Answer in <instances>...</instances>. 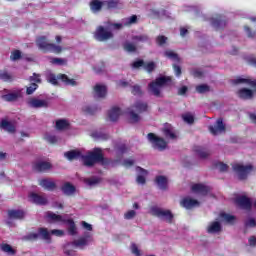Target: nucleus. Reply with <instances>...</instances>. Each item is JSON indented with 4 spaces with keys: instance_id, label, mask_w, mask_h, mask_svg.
Wrapping results in <instances>:
<instances>
[{
    "instance_id": "35",
    "label": "nucleus",
    "mask_w": 256,
    "mask_h": 256,
    "mask_svg": "<svg viewBox=\"0 0 256 256\" xmlns=\"http://www.w3.org/2000/svg\"><path fill=\"white\" fill-rule=\"evenodd\" d=\"M0 80L4 81V83H13L14 78H13V75L8 73L7 70H1L0 71Z\"/></svg>"
},
{
    "instance_id": "42",
    "label": "nucleus",
    "mask_w": 256,
    "mask_h": 256,
    "mask_svg": "<svg viewBox=\"0 0 256 256\" xmlns=\"http://www.w3.org/2000/svg\"><path fill=\"white\" fill-rule=\"evenodd\" d=\"M104 7H106V9H117L119 7V0L104 1Z\"/></svg>"
},
{
    "instance_id": "18",
    "label": "nucleus",
    "mask_w": 256,
    "mask_h": 256,
    "mask_svg": "<svg viewBox=\"0 0 256 256\" xmlns=\"http://www.w3.org/2000/svg\"><path fill=\"white\" fill-rule=\"evenodd\" d=\"M29 199L31 203H34L35 205H47V203H49L47 197L39 195L35 192L30 193Z\"/></svg>"
},
{
    "instance_id": "3",
    "label": "nucleus",
    "mask_w": 256,
    "mask_h": 256,
    "mask_svg": "<svg viewBox=\"0 0 256 256\" xmlns=\"http://www.w3.org/2000/svg\"><path fill=\"white\" fill-rule=\"evenodd\" d=\"M148 109L149 104H147V102H143V100L136 101L130 108H128L131 123H139L141 117L137 113H147Z\"/></svg>"
},
{
    "instance_id": "53",
    "label": "nucleus",
    "mask_w": 256,
    "mask_h": 256,
    "mask_svg": "<svg viewBox=\"0 0 256 256\" xmlns=\"http://www.w3.org/2000/svg\"><path fill=\"white\" fill-rule=\"evenodd\" d=\"M132 95H138V96L143 95V90H141V86L134 85L132 87Z\"/></svg>"
},
{
    "instance_id": "64",
    "label": "nucleus",
    "mask_w": 256,
    "mask_h": 256,
    "mask_svg": "<svg viewBox=\"0 0 256 256\" xmlns=\"http://www.w3.org/2000/svg\"><path fill=\"white\" fill-rule=\"evenodd\" d=\"M248 243H249L250 247H256V237L255 236H251L248 239Z\"/></svg>"
},
{
    "instance_id": "43",
    "label": "nucleus",
    "mask_w": 256,
    "mask_h": 256,
    "mask_svg": "<svg viewBox=\"0 0 256 256\" xmlns=\"http://www.w3.org/2000/svg\"><path fill=\"white\" fill-rule=\"evenodd\" d=\"M211 91V87L207 84H200L196 86V92L200 93V95H203V93H209Z\"/></svg>"
},
{
    "instance_id": "26",
    "label": "nucleus",
    "mask_w": 256,
    "mask_h": 256,
    "mask_svg": "<svg viewBox=\"0 0 256 256\" xmlns=\"http://www.w3.org/2000/svg\"><path fill=\"white\" fill-rule=\"evenodd\" d=\"M34 171H37L38 173H43L44 171H49L51 169V163L49 162H36L33 165Z\"/></svg>"
},
{
    "instance_id": "4",
    "label": "nucleus",
    "mask_w": 256,
    "mask_h": 256,
    "mask_svg": "<svg viewBox=\"0 0 256 256\" xmlns=\"http://www.w3.org/2000/svg\"><path fill=\"white\" fill-rule=\"evenodd\" d=\"M169 83H171V77L160 76L148 84V89L152 93V95H154V97H162L161 88L167 87Z\"/></svg>"
},
{
    "instance_id": "16",
    "label": "nucleus",
    "mask_w": 256,
    "mask_h": 256,
    "mask_svg": "<svg viewBox=\"0 0 256 256\" xmlns=\"http://www.w3.org/2000/svg\"><path fill=\"white\" fill-rule=\"evenodd\" d=\"M21 98H23L22 90H16L14 92H10L1 96V99H3V101H6L7 103H13Z\"/></svg>"
},
{
    "instance_id": "20",
    "label": "nucleus",
    "mask_w": 256,
    "mask_h": 256,
    "mask_svg": "<svg viewBox=\"0 0 256 256\" xmlns=\"http://www.w3.org/2000/svg\"><path fill=\"white\" fill-rule=\"evenodd\" d=\"M180 205L184 207V209H193V207L199 206V201L196 199L185 197L180 201Z\"/></svg>"
},
{
    "instance_id": "13",
    "label": "nucleus",
    "mask_w": 256,
    "mask_h": 256,
    "mask_svg": "<svg viewBox=\"0 0 256 256\" xmlns=\"http://www.w3.org/2000/svg\"><path fill=\"white\" fill-rule=\"evenodd\" d=\"M208 129L212 135H219L227 131V127L225 126V123H223V118H218L216 124L214 126L210 125Z\"/></svg>"
},
{
    "instance_id": "55",
    "label": "nucleus",
    "mask_w": 256,
    "mask_h": 256,
    "mask_svg": "<svg viewBox=\"0 0 256 256\" xmlns=\"http://www.w3.org/2000/svg\"><path fill=\"white\" fill-rule=\"evenodd\" d=\"M85 113H88V115H95L97 113V107L95 106H86L84 108Z\"/></svg>"
},
{
    "instance_id": "56",
    "label": "nucleus",
    "mask_w": 256,
    "mask_h": 256,
    "mask_svg": "<svg viewBox=\"0 0 256 256\" xmlns=\"http://www.w3.org/2000/svg\"><path fill=\"white\" fill-rule=\"evenodd\" d=\"M10 59L12 61H18V59H21V51L19 50H15L12 52Z\"/></svg>"
},
{
    "instance_id": "23",
    "label": "nucleus",
    "mask_w": 256,
    "mask_h": 256,
    "mask_svg": "<svg viewBox=\"0 0 256 256\" xmlns=\"http://www.w3.org/2000/svg\"><path fill=\"white\" fill-rule=\"evenodd\" d=\"M94 93L98 99H105L107 97V86L96 84L94 86Z\"/></svg>"
},
{
    "instance_id": "24",
    "label": "nucleus",
    "mask_w": 256,
    "mask_h": 256,
    "mask_svg": "<svg viewBox=\"0 0 256 256\" xmlns=\"http://www.w3.org/2000/svg\"><path fill=\"white\" fill-rule=\"evenodd\" d=\"M47 219H49L50 223H65L67 219H64L63 216L59 214H55L51 211L46 213Z\"/></svg>"
},
{
    "instance_id": "51",
    "label": "nucleus",
    "mask_w": 256,
    "mask_h": 256,
    "mask_svg": "<svg viewBox=\"0 0 256 256\" xmlns=\"http://www.w3.org/2000/svg\"><path fill=\"white\" fill-rule=\"evenodd\" d=\"M30 83H41V74L33 73L32 76L29 77Z\"/></svg>"
},
{
    "instance_id": "36",
    "label": "nucleus",
    "mask_w": 256,
    "mask_h": 256,
    "mask_svg": "<svg viewBox=\"0 0 256 256\" xmlns=\"http://www.w3.org/2000/svg\"><path fill=\"white\" fill-rule=\"evenodd\" d=\"M64 223L69 225V228H68L69 235H72V236L77 235V226L75 225V221H73V219H66Z\"/></svg>"
},
{
    "instance_id": "29",
    "label": "nucleus",
    "mask_w": 256,
    "mask_h": 256,
    "mask_svg": "<svg viewBox=\"0 0 256 256\" xmlns=\"http://www.w3.org/2000/svg\"><path fill=\"white\" fill-rule=\"evenodd\" d=\"M61 191L64 193V195L71 196L74 195L75 191H77V188H75L71 182H66L61 187Z\"/></svg>"
},
{
    "instance_id": "6",
    "label": "nucleus",
    "mask_w": 256,
    "mask_h": 256,
    "mask_svg": "<svg viewBox=\"0 0 256 256\" xmlns=\"http://www.w3.org/2000/svg\"><path fill=\"white\" fill-rule=\"evenodd\" d=\"M62 81L64 85H70L71 87L77 86V81L75 79L69 78L66 74H58L57 76L55 74H50L48 76V81L51 83V85H59V81Z\"/></svg>"
},
{
    "instance_id": "11",
    "label": "nucleus",
    "mask_w": 256,
    "mask_h": 256,
    "mask_svg": "<svg viewBox=\"0 0 256 256\" xmlns=\"http://www.w3.org/2000/svg\"><path fill=\"white\" fill-rule=\"evenodd\" d=\"M132 67L133 69H140V67H143L144 70L151 74L155 69H157V64L153 61L145 63L144 60L139 59L132 63Z\"/></svg>"
},
{
    "instance_id": "27",
    "label": "nucleus",
    "mask_w": 256,
    "mask_h": 256,
    "mask_svg": "<svg viewBox=\"0 0 256 256\" xmlns=\"http://www.w3.org/2000/svg\"><path fill=\"white\" fill-rule=\"evenodd\" d=\"M237 95L240 99L249 100L253 99V90L249 88H242L238 90Z\"/></svg>"
},
{
    "instance_id": "48",
    "label": "nucleus",
    "mask_w": 256,
    "mask_h": 256,
    "mask_svg": "<svg viewBox=\"0 0 256 256\" xmlns=\"http://www.w3.org/2000/svg\"><path fill=\"white\" fill-rule=\"evenodd\" d=\"M165 56L168 57L169 59H173L174 61H177L179 63V61H181V59L179 58V55L171 50H167L165 52Z\"/></svg>"
},
{
    "instance_id": "15",
    "label": "nucleus",
    "mask_w": 256,
    "mask_h": 256,
    "mask_svg": "<svg viewBox=\"0 0 256 256\" xmlns=\"http://www.w3.org/2000/svg\"><path fill=\"white\" fill-rule=\"evenodd\" d=\"M27 103L32 109H47L49 107L47 100H41L35 97L30 98Z\"/></svg>"
},
{
    "instance_id": "59",
    "label": "nucleus",
    "mask_w": 256,
    "mask_h": 256,
    "mask_svg": "<svg viewBox=\"0 0 256 256\" xmlns=\"http://www.w3.org/2000/svg\"><path fill=\"white\" fill-rule=\"evenodd\" d=\"M234 85H239L241 83H246L247 85L249 84V79L247 78H237L233 80Z\"/></svg>"
},
{
    "instance_id": "54",
    "label": "nucleus",
    "mask_w": 256,
    "mask_h": 256,
    "mask_svg": "<svg viewBox=\"0 0 256 256\" xmlns=\"http://www.w3.org/2000/svg\"><path fill=\"white\" fill-rule=\"evenodd\" d=\"M156 43H157V45L162 47V45H165L167 43V37H165L164 35L158 36L156 38Z\"/></svg>"
},
{
    "instance_id": "38",
    "label": "nucleus",
    "mask_w": 256,
    "mask_h": 256,
    "mask_svg": "<svg viewBox=\"0 0 256 256\" xmlns=\"http://www.w3.org/2000/svg\"><path fill=\"white\" fill-rule=\"evenodd\" d=\"M194 152L197 153V155H198V157H200V159H207V157L209 156V152H207V150H205V148H203L201 146H195Z\"/></svg>"
},
{
    "instance_id": "39",
    "label": "nucleus",
    "mask_w": 256,
    "mask_h": 256,
    "mask_svg": "<svg viewBox=\"0 0 256 256\" xmlns=\"http://www.w3.org/2000/svg\"><path fill=\"white\" fill-rule=\"evenodd\" d=\"M69 127V122L65 119H59L56 121V129L58 131H65Z\"/></svg>"
},
{
    "instance_id": "58",
    "label": "nucleus",
    "mask_w": 256,
    "mask_h": 256,
    "mask_svg": "<svg viewBox=\"0 0 256 256\" xmlns=\"http://www.w3.org/2000/svg\"><path fill=\"white\" fill-rule=\"evenodd\" d=\"M94 71L95 73H97V75H101V73H105V63H102L101 66H95Z\"/></svg>"
},
{
    "instance_id": "32",
    "label": "nucleus",
    "mask_w": 256,
    "mask_h": 256,
    "mask_svg": "<svg viewBox=\"0 0 256 256\" xmlns=\"http://www.w3.org/2000/svg\"><path fill=\"white\" fill-rule=\"evenodd\" d=\"M9 219H25V211L23 210H8Z\"/></svg>"
},
{
    "instance_id": "30",
    "label": "nucleus",
    "mask_w": 256,
    "mask_h": 256,
    "mask_svg": "<svg viewBox=\"0 0 256 256\" xmlns=\"http://www.w3.org/2000/svg\"><path fill=\"white\" fill-rule=\"evenodd\" d=\"M103 7H105V1H101V0H92L90 2V9L91 11H93V13H97L99 11H101V9H103Z\"/></svg>"
},
{
    "instance_id": "52",
    "label": "nucleus",
    "mask_w": 256,
    "mask_h": 256,
    "mask_svg": "<svg viewBox=\"0 0 256 256\" xmlns=\"http://www.w3.org/2000/svg\"><path fill=\"white\" fill-rule=\"evenodd\" d=\"M183 120L188 123V125H193L195 123V117L191 114H186L183 116Z\"/></svg>"
},
{
    "instance_id": "14",
    "label": "nucleus",
    "mask_w": 256,
    "mask_h": 256,
    "mask_svg": "<svg viewBox=\"0 0 256 256\" xmlns=\"http://www.w3.org/2000/svg\"><path fill=\"white\" fill-rule=\"evenodd\" d=\"M211 25L216 31H223L227 27V20L222 15L211 18Z\"/></svg>"
},
{
    "instance_id": "62",
    "label": "nucleus",
    "mask_w": 256,
    "mask_h": 256,
    "mask_svg": "<svg viewBox=\"0 0 256 256\" xmlns=\"http://www.w3.org/2000/svg\"><path fill=\"white\" fill-rule=\"evenodd\" d=\"M244 31L247 33V36L250 37L251 39L255 37V32H253L251 28H249V26H244Z\"/></svg>"
},
{
    "instance_id": "2",
    "label": "nucleus",
    "mask_w": 256,
    "mask_h": 256,
    "mask_svg": "<svg viewBox=\"0 0 256 256\" xmlns=\"http://www.w3.org/2000/svg\"><path fill=\"white\" fill-rule=\"evenodd\" d=\"M36 45L43 53H56V55H59L63 51V47L49 43V40L45 36H39L36 39Z\"/></svg>"
},
{
    "instance_id": "44",
    "label": "nucleus",
    "mask_w": 256,
    "mask_h": 256,
    "mask_svg": "<svg viewBox=\"0 0 256 256\" xmlns=\"http://www.w3.org/2000/svg\"><path fill=\"white\" fill-rule=\"evenodd\" d=\"M123 49L127 51V53H135L137 51V46L135 44L126 42L123 45Z\"/></svg>"
},
{
    "instance_id": "45",
    "label": "nucleus",
    "mask_w": 256,
    "mask_h": 256,
    "mask_svg": "<svg viewBox=\"0 0 256 256\" xmlns=\"http://www.w3.org/2000/svg\"><path fill=\"white\" fill-rule=\"evenodd\" d=\"M214 167L216 169H219V171L221 173H225L226 171L229 170V165H227V164H225L223 162H216V163H214Z\"/></svg>"
},
{
    "instance_id": "34",
    "label": "nucleus",
    "mask_w": 256,
    "mask_h": 256,
    "mask_svg": "<svg viewBox=\"0 0 256 256\" xmlns=\"http://www.w3.org/2000/svg\"><path fill=\"white\" fill-rule=\"evenodd\" d=\"M0 250L2 253H6V255H16L17 250L13 248V246L7 244V243H2L0 244Z\"/></svg>"
},
{
    "instance_id": "25",
    "label": "nucleus",
    "mask_w": 256,
    "mask_h": 256,
    "mask_svg": "<svg viewBox=\"0 0 256 256\" xmlns=\"http://www.w3.org/2000/svg\"><path fill=\"white\" fill-rule=\"evenodd\" d=\"M136 171H138V173H140V175H138L136 178V183H138V185H145L147 183V179L145 178L148 175L147 170L138 166L136 168Z\"/></svg>"
},
{
    "instance_id": "21",
    "label": "nucleus",
    "mask_w": 256,
    "mask_h": 256,
    "mask_svg": "<svg viewBox=\"0 0 256 256\" xmlns=\"http://www.w3.org/2000/svg\"><path fill=\"white\" fill-rule=\"evenodd\" d=\"M193 193H200V195H208L209 191H211V188L209 186H206L204 184H193L191 187Z\"/></svg>"
},
{
    "instance_id": "9",
    "label": "nucleus",
    "mask_w": 256,
    "mask_h": 256,
    "mask_svg": "<svg viewBox=\"0 0 256 256\" xmlns=\"http://www.w3.org/2000/svg\"><path fill=\"white\" fill-rule=\"evenodd\" d=\"M232 169L235 171V173H237L238 179L240 181H245V179H247V175L253 171V165L249 164L244 166L241 164H234Z\"/></svg>"
},
{
    "instance_id": "49",
    "label": "nucleus",
    "mask_w": 256,
    "mask_h": 256,
    "mask_svg": "<svg viewBox=\"0 0 256 256\" xmlns=\"http://www.w3.org/2000/svg\"><path fill=\"white\" fill-rule=\"evenodd\" d=\"M99 183H101V179H99L97 177H92V178L85 179V184L89 185L90 187H93V185H97Z\"/></svg>"
},
{
    "instance_id": "41",
    "label": "nucleus",
    "mask_w": 256,
    "mask_h": 256,
    "mask_svg": "<svg viewBox=\"0 0 256 256\" xmlns=\"http://www.w3.org/2000/svg\"><path fill=\"white\" fill-rule=\"evenodd\" d=\"M220 217L226 223H230V225H233V223H235V216H233L231 214H227L225 212H222V213H220Z\"/></svg>"
},
{
    "instance_id": "33",
    "label": "nucleus",
    "mask_w": 256,
    "mask_h": 256,
    "mask_svg": "<svg viewBox=\"0 0 256 256\" xmlns=\"http://www.w3.org/2000/svg\"><path fill=\"white\" fill-rule=\"evenodd\" d=\"M0 128L4 129V131H7L8 133H15V125L13 123L3 119L0 123Z\"/></svg>"
},
{
    "instance_id": "10",
    "label": "nucleus",
    "mask_w": 256,
    "mask_h": 256,
    "mask_svg": "<svg viewBox=\"0 0 256 256\" xmlns=\"http://www.w3.org/2000/svg\"><path fill=\"white\" fill-rule=\"evenodd\" d=\"M44 239V241H51V234L47 228H39L38 233H30L25 236L26 241H37V239Z\"/></svg>"
},
{
    "instance_id": "50",
    "label": "nucleus",
    "mask_w": 256,
    "mask_h": 256,
    "mask_svg": "<svg viewBox=\"0 0 256 256\" xmlns=\"http://www.w3.org/2000/svg\"><path fill=\"white\" fill-rule=\"evenodd\" d=\"M39 89V85L37 83H31L29 87L26 88V95H33L34 91Z\"/></svg>"
},
{
    "instance_id": "28",
    "label": "nucleus",
    "mask_w": 256,
    "mask_h": 256,
    "mask_svg": "<svg viewBox=\"0 0 256 256\" xmlns=\"http://www.w3.org/2000/svg\"><path fill=\"white\" fill-rule=\"evenodd\" d=\"M155 183L161 189V191H167L168 180L163 175H158L155 178Z\"/></svg>"
},
{
    "instance_id": "12",
    "label": "nucleus",
    "mask_w": 256,
    "mask_h": 256,
    "mask_svg": "<svg viewBox=\"0 0 256 256\" xmlns=\"http://www.w3.org/2000/svg\"><path fill=\"white\" fill-rule=\"evenodd\" d=\"M93 241V235L91 233H85L82 237H80L78 240H75L72 242V245L74 247H79V249H85L87 245L92 243Z\"/></svg>"
},
{
    "instance_id": "1",
    "label": "nucleus",
    "mask_w": 256,
    "mask_h": 256,
    "mask_svg": "<svg viewBox=\"0 0 256 256\" xmlns=\"http://www.w3.org/2000/svg\"><path fill=\"white\" fill-rule=\"evenodd\" d=\"M68 161L75 159H81L85 167H94L96 163H102L105 165V156L101 148H94L93 151H89L87 155H83L79 150H71L64 153Z\"/></svg>"
},
{
    "instance_id": "17",
    "label": "nucleus",
    "mask_w": 256,
    "mask_h": 256,
    "mask_svg": "<svg viewBox=\"0 0 256 256\" xmlns=\"http://www.w3.org/2000/svg\"><path fill=\"white\" fill-rule=\"evenodd\" d=\"M38 185L45 189L46 191H55L57 189V184L49 178H43L39 180Z\"/></svg>"
},
{
    "instance_id": "60",
    "label": "nucleus",
    "mask_w": 256,
    "mask_h": 256,
    "mask_svg": "<svg viewBox=\"0 0 256 256\" xmlns=\"http://www.w3.org/2000/svg\"><path fill=\"white\" fill-rule=\"evenodd\" d=\"M173 69H174L176 77H181V74L183 73L181 70V66L174 64Z\"/></svg>"
},
{
    "instance_id": "22",
    "label": "nucleus",
    "mask_w": 256,
    "mask_h": 256,
    "mask_svg": "<svg viewBox=\"0 0 256 256\" xmlns=\"http://www.w3.org/2000/svg\"><path fill=\"white\" fill-rule=\"evenodd\" d=\"M162 133L166 139H177V135L173 131V126L169 123L164 124L162 128Z\"/></svg>"
},
{
    "instance_id": "46",
    "label": "nucleus",
    "mask_w": 256,
    "mask_h": 256,
    "mask_svg": "<svg viewBox=\"0 0 256 256\" xmlns=\"http://www.w3.org/2000/svg\"><path fill=\"white\" fill-rule=\"evenodd\" d=\"M92 137H94V139H101L102 141H107V139H109V134H105L102 132H93Z\"/></svg>"
},
{
    "instance_id": "47",
    "label": "nucleus",
    "mask_w": 256,
    "mask_h": 256,
    "mask_svg": "<svg viewBox=\"0 0 256 256\" xmlns=\"http://www.w3.org/2000/svg\"><path fill=\"white\" fill-rule=\"evenodd\" d=\"M50 63L52 65H67V59H63V58H51L50 59Z\"/></svg>"
},
{
    "instance_id": "8",
    "label": "nucleus",
    "mask_w": 256,
    "mask_h": 256,
    "mask_svg": "<svg viewBox=\"0 0 256 256\" xmlns=\"http://www.w3.org/2000/svg\"><path fill=\"white\" fill-rule=\"evenodd\" d=\"M147 139L154 149H158V151H165L167 149V141L158 137L155 133H148Z\"/></svg>"
},
{
    "instance_id": "5",
    "label": "nucleus",
    "mask_w": 256,
    "mask_h": 256,
    "mask_svg": "<svg viewBox=\"0 0 256 256\" xmlns=\"http://www.w3.org/2000/svg\"><path fill=\"white\" fill-rule=\"evenodd\" d=\"M150 213L151 215H153V217H158V219H163L164 221H166V223H169V224L173 223V219L175 218L171 210H163L157 206H153L150 209Z\"/></svg>"
},
{
    "instance_id": "40",
    "label": "nucleus",
    "mask_w": 256,
    "mask_h": 256,
    "mask_svg": "<svg viewBox=\"0 0 256 256\" xmlns=\"http://www.w3.org/2000/svg\"><path fill=\"white\" fill-rule=\"evenodd\" d=\"M221 231V223L212 222L210 226L207 228L208 233H219Z\"/></svg>"
},
{
    "instance_id": "37",
    "label": "nucleus",
    "mask_w": 256,
    "mask_h": 256,
    "mask_svg": "<svg viewBox=\"0 0 256 256\" xmlns=\"http://www.w3.org/2000/svg\"><path fill=\"white\" fill-rule=\"evenodd\" d=\"M132 41H135L136 43H149L151 39L147 34H140V35L132 36Z\"/></svg>"
},
{
    "instance_id": "31",
    "label": "nucleus",
    "mask_w": 256,
    "mask_h": 256,
    "mask_svg": "<svg viewBox=\"0 0 256 256\" xmlns=\"http://www.w3.org/2000/svg\"><path fill=\"white\" fill-rule=\"evenodd\" d=\"M121 116V108L119 107H112L111 110L108 112V117L110 121H118L119 117Z\"/></svg>"
},
{
    "instance_id": "19",
    "label": "nucleus",
    "mask_w": 256,
    "mask_h": 256,
    "mask_svg": "<svg viewBox=\"0 0 256 256\" xmlns=\"http://www.w3.org/2000/svg\"><path fill=\"white\" fill-rule=\"evenodd\" d=\"M236 203L241 207V209H246V211H250L252 207L251 199L247 196H240L236 198Z\"/></svg>"
},
{
    "instance_id": "61",
    "label": "nucleus",
    "mask_w": 256,
    "mask_h": 256,
    "mask_svg": "<svg viewBox=\"0 0 256 256\" xmlns=\"http://www.w3.org/2000/svg\"><path fill=\"white\" fill-rule=\"evenodd\" d=\"M245 227H256V220L254 218H250L245 222Z\"/></svg>"
},
{
    "instance_id": "57",
    "label": "nucleus",
    "mask_w": 256,
    "mask_h": 256,
    "mask_svg": "<svg viewBox=\"0 0 256 256\" xmlns=\"http://www.w3.org/2000/svg\"><path fill=\"white\" fill-rule=\"evenodd\" d=\"M135 215H137V212H135V210H129L124 214V218L127 220L134 219Z\"/></svg>"
},
{
    "instance_id": "7",
    "label": "nucleus",
    "mask_w": 256,
    "mask_h": 256,
    "mask_svg": "<svg viewBox=\"0 0 256 256\" xmlns=\"http://www.w3.org/2000/svg\"><path fill=\"white\" fill-rule=\"evenodd\" d=\"M93 37L96 41L104 42L109 41V39H113V32L104 26H98L93 33Z\"/></svg>"
},
{
    "instance_id": "63",
    "label": "nucleus",
    "mask_w": 256,
    "mask_h": 256,
    "mask_svg": "<svg viewBox=\"0 0 256 256\" xmlns=\"http://www.w3.org/2000/svg\"><path fill=\"white\" fill-rule=\"evenodd\" d=\"M81 225L86 231H93V225L87 223L86 221H82Z\"/></svg>"
}]
</instances>
